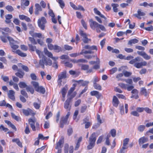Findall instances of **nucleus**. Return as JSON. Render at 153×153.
Here are the masks:
<instances>
[{
  "label": "nucleus",
  "mask_w": 153,
  "mask_h": 153,
  "mask_svg": "<svg viewBox=\"0 0 153 153\" xmlns=\"http://www.w3.org/2000/svg\"><path fill=\"white\" fill-rule=\"evenodd\" d=\"M90 22V26L91 28L94 30H96L97 33H100L101 30L103 31H106V30L105 27L102 25L100 24L95 21H94L93 19H91L89 20Z\"/></svg>",
  "instance_id": "f257e3e1"
},
{
  "label": "nucleus",
  "mask_w": 153,
  "mask_h": 153,
  "mask_svg": "<svg viewBox=\"0 0 153 153\" xmlns=\"http://www.w3.org/2000/svg\"><path fill=\"white\" fill-rule=\"evenodd\" d=\"M37 53L39 54V57L41 58L39 61V65L41 67L44 69L45 68L44 65H46L51 66L52 64L51 60L48 59L46 60V57L43 54V53H41L39 51H37Z\"/></svg>",
  "instance_id": "f03ea898"
},
{
  "label": "nucleus",
  "mask_w": 153,
  "mask_h": 153,
  "mask_svg": "<svg viewBox=\"0 0 153 153\" xmlns=\"http://www.w3.org/2000/svg\"><path fill=\"white\" fill-rule=\"evenodd\" d=\"M141 59H142L140 57L137 56L130 60L129 62V63L131 64L134 65V66L137 68H141L143 66H146L147 63L145 61L138 62L140 61Z\"/></svg>",
  "instance_id": "7ed1b4c3"
},
{
  "label": "nucleus",
  "mask_w": 153,
  "mask_h": 153,
  "mask_svg": "<svg viewBox=\"0 0 153 153\" xmlns=\"http://www.w3.org/2000/svg\"><path fill=\"white\" fill-rule=\"evenodd\" d=\"M96 140V133L94 132L92 133L89 138V144L87 146L88 149H92L94 146Z\"/></svg>",
  "instance_id": "20e7f679"
},
{
  "label": "nucleus",
  "mask_w": 153,
  "mask_h": 153,
  "mask_svg": "<svg viewBox=\"0 0 153 153\" xmlns=\"http://www.w3.org/2000/svg\"><path fill=\"white\" fill-rule=\"evenodd\" d=\"M47 23L46 19L44 17H42L38 19L37 23L39 27L42 30L45 29V25Z\"/></svg>",
  "instance_id": "39448f33"
},
{
  "label": "nucleus",
  "mask_w": 153,
  "mask_h": 153,
  "mask_svg": "<svg viewBox=\"0 0 153 153\" xmlns=\"http://www.w3.org/2000/svg\"><path fill=\"white\" fill-rule=\"evenodd\" d=\"M48 48L51 50H54L56 52L58 53L62 51V49L59 46L57 45H53L51 44H48Z\"/></svg>",
  "instance_id": "423d86ee"
},
{
  "label": "nucleus",
  "mask_w": 153,
  "mask_h": 153,
  "mask_svg": "<svg viewBox=\"0 0 153 153\" xmlns=\"http://www.w3.org/2000/svg\"><path fill=\"white\" fill-rule=\"evenodd\" d=\"M67 77V71H64L63 72L60 73L58 75V82L59 85H61L62 79H65Z\"/></svg>",
  "instance_id": "0eeeda50"
},
{
  "label": "nucleus",
  "mask_w": 153,
  "mask_h": 153,
  "mask_svg": "<svg viewBox=\"0 0 153 153\" xmlns=\"http://www.w3.org/2000/svg\"><path fill=\"white\" fill-rule=\"evenodd\" d=\"M64 143V139L63 137H62L56 144V146L55 148L56 149H61L63 146Z\"/></svg>",
  "instance_id": "6e6552de"
},
{
  "label": "nucleus",
  "mask_w": 153,
  "mask_h": 153,
  "mask_svg": "<svg viewBox=\"0 0 153 153\" xmlns=\"http://www.w3.org/2000/svg\"><path fill=\"white\" fill-rule=\"evenodd\" d=\"M146 13H145L142 11L141 9H138L137 11V13L133 14V16L138 19H141V16H145Z\"/></svg>",
  "instance_id": "1a4fd4ad"
},
{
  "label": "nucleus",
  "mask_w": 153,
  "mask_h": 153,
  "mask_svg": "<svg viewBox=\"0 0 153 153\" xmlns=\"http://www.w3.org/2000/svg\"><path fill=\"white\" fill-rule=\"evenodd\" d=\"M137 54L142 56L145 59L148 60L151 59V56L148 55L144 51H137Z\"/></svg>",
  "instance_id": "9d476101"
},
{
  "label": "nucleus",
  "mask_w": 153,
  "mask_h": 153,
  "mask_svg": "<svg viewBox=\"0 0 153 153\" xmlns=\"http://www.w3.org/2000/svg\"><path fill=\"white\" fill-rule=\"evenodd\" d=\"M44 51L45 54L48 57L51 58L53 60H57L58 59V57H55L53 56L52 53L49 51L47 49L45 48L44 49Z\"/></svg>",
  "instance_id": "9b49d317"
},
{
  "label": "nucleus",
  "mask_w": 153,
  "mask_h": 153,
  "mask_svg": "<svg viewBox=\"0 0 153 153\" xmlns=\"http://www.w3.org/2000/svg\"><path fill=\"white\" fill-rule=\"evenodd\" d=\"M70 99H67L64 103V108L68 111L70 110L71 108V105L70 104Z\"/></svg>",
  "instance_id": "f8f14e48"
},
{
  "label": "nucleus",
  "mask_w": 153,
  "mask_h": 153,
  "mask_svg": "<svg viewBox=\"0 0 153 153\" xmlns=\"http://www.w3.org/2000/svg\"><path fill=\"white\" fill-rule=\"evenodd\" d=\"M68 120H67L66 118L62 117L61 118L60 121L59 127L62 128H63L65 125H68Z\"/></svg>",
  "instance_id": "ddd939ff"
},
{
  "label": "nucleus",
  "mask_w": 153,
  "mask_h": 153,
  "mask_svg": "<svg viewBox=\"0 0 153 153\" xmlns=\"http://www.w3.org/2000/svg\"><path fill=\"white\" fill-rule=\"evenodd\" d=\"M148 141V138L144 136L139 139L138 140L139 144L140 146H141L143 143L147 142Z\"/></svg>",
  "instance_id": "4468645a"
},
{
  "label": "nucleus",
  "mask_w": 153,
  "mask_h": 153,
  "mask_svg": "<svg viewBox=\"0 0 153 153\" xmlns=\"http://www.w3.org/2000/svg\"><path fill=\"white\" fill-rule=\"evenodd\" d=\"M131 93L132 94L131 97V98H134L135 99H137L139 98L138 95V91L136 89H133L131 91Z\"/></svg>",
  "instance_id": "2eb2a0df"
},
{
  "label": "nucleus",
  "mask_w": 153,
  "mask_h": 153,
  "mask_svg": "<svg viewBox=\"0 0 153 153\" xmlns=\"http://www.w3.org/2000/svg\"><path fill=\"white\" fill-rule=\"evenodd\" d=\"M15 94V92L14 91L12 90H10L9 91V92L8 94V97L13 100H15V98L14 96Z\"/></svg>",
  "instance_id": "dca6fc26"
},
{
  "label": "nucleus",
  "mask_w": 153,
  "mask_h": 153,
  "mask_svg": "<svg viewBox=\"0 0 153 153\" xmlns=\"http://www.w3.org/2000/svg\"><path fill=\"white\" fill-rule=\"evenodd\" d=\"M35 14L38 15L39 13V12L42 10V8L40 5L39 4H35Z\"/></svg>",
  "instance_id": "f3484780"
},
{
  "label": "nucleus",
  "mask_w": 153,
  "mask_h": 153,
  "mask_svg": "<svg viewBox=\"0 0 153 153\" xmlns=\"http://www.w3.org/2000/svg\"><path fill=\"white\" fill-rule=\"evenodd\" d=\"M28 46L29 47V50L30 51H36V53L39 56V54L37 52V51H39L41 53H42L41 51L36 49V46L33 45L32 44H28Z\"/></svg>",
  "instance_id": "a211bd4d"
},
{
  "label": "nucleus",
  "mask_w": 153,
  "mask_h": 153,
  "mask_svg": "<svg viewBox=\"0 0 153 153\" xmlns=\"http://www.w3.org/2000/svg\"><path fill=\"white\" fill-rule=\"evenodd\" d=\"M5 22L7 24H9L11 22L10 19L13 18V16L11 14H8L5 16Z\"/></svg>",
  "instance_id": "6ab92c4d"
},
{
  "label": "nucleus",
  "mask_w": 153,
  "mask_h": 153,
  "mask_svg": "<svg viewBox=\"0 0 153 153\" xmlns=\"http://www.w3.org/2000/svg\"><path fill=\"white\" fill-rule=\"evenodd\" d=\"M76 82H77L79 84H80L81 85L83 86H87L89 83V81H84L82 80H80L79 81H76Z\"/></svg>",
  "instance_id": "aec40b11"
},
{
  "label": "nucleus",
  "mask_w": 153,
  "mask_h": 153,
  "mask_svg": "<svg viewBox=\"0 0 153 153\" xmlns=\"http://www.w3.org/2000/svg\"><path fill=\"white\" fill-rule=\"evenodd\" d=\"M36 91L43 94H44L45 92V88L42 86H39Z\"/></svg>",
  "instance_id": "412c9836"
},
{
  "label": "nucleus",
  "mask_w": 153,
  "mask_h": 153,
  "mask_svg": "<svg viewBox=\"0 0 153 153\" xmlns=\"http://www.w3.org/2000/svg\"><path fill=\"white\" fill-rule=\"evenodd\" d=\"M94 10L95 14L99 16L101 18H104L105 20L106 19V18L103 15L101 14L100 12L98 10L97 8H94Z\"/></svg>",
  "instance_id": "4be33fe9"
},
{
  "label": "nucleus",
  "mask_w": 153,
  "mask_h": 153,
  "mask_svg": "<svg viewBox=\"0 0 153 153\" xmlns=\"http://www.w3.org/2000/svg\"><path fill=\"white\" fill-rule=\"evenodd\" d=\"M113 105L116 107H117L119 102L117 97L115 96L113 97Z\"/></svg>",
  "instance_id": "5701e85b"
},
{
  "label": "nucleus",
  "mask_w": 153,
  "mask_h": 153,
  "mask_svg": "<svg viewBox=\"0 0 153 153\" xmlns=\"http://www.w3.org/2000/svg\"><path fill=\"white\" fill-rule=\"evenodd\" d=\"M18 71L19 72H18L15 74V75L20 78H23L25 74V73L22 71H20L19 70H18Z\"/></svg>",
  "instance_id": "b1692460"
},
{
  "label": "nucleus",
  "mask_w": 153,
  "mask_h": 153,
  "mask_svg": "<svg viewBox=\"0 0 153 153\" xmlns=\"http://www.w3.org/2000/svg\"><path fill=\"white\" fill-rule=\"evenodd\" d=\"M5 123H7L10 127H11L15 131L17 130L15 126L13 125L12 123L9 121L7 120H5Z\"/></svg>",
  "instance_id": "393cba45"
},
{
  "label": "nucleus",
  "mask_w": 153,
  "mask_h": 153,
  "mask_svg": "<svg viewBox=\"0 0 153 153\" xmlns=\"http://www.w3.org/2000/svg\"><path fill=\"white\" fill-rule=\"evenodd\" d=\"M7 38L9 42L10 45L13 44L18 43L17 41L14 40V39L11 37L9 36H7Z\"/></svg>",
  "instance_id": "a878e982"
},
{
  "label": "nucleus",
  "mask_w": 153,
  "mask_h": 153,
  "mask_svg": "<svg viewBox=\"0 0 153 153\" xmlns=\"http://www.w3.org/2000/svg\"><path fill=\"white\" fill-rule=\"evenodd\" d=\"M18 65L19 67H21L25 71L27 72L29 71V69L27 66L23 65L21 63H19Z\"/></svg>",
  "instance_id": "bb28decb"
},
{
  "label": "nucleus",
  "mask_w": 153,
  "mask_h": 153,
  "mask_svg": "<svg viewBox=\"0 0 153 153\" xmlns=\"http://www.w3.org/2000/svg\"><path fill=\"white\" fill-rule=\"evenodd\" d=\"M141 94L144 95L145 97H147L149 94V93L147 92L146 89L145 88H141Z\"/></svg>",
  "instance_id": "cd10ccee"
},
{
  "label": "nucleus",
  "mask_w": 153,
  "mask_h": 153,
  "mask_svg": "<svg viewBox=\"0 0 153 153\" xmlns=\"http://www.w3.org/2000/svg\"><path fill=\"white\" fill-rule=\"evenodd\" d=\"M111 5L113 8L114 12L117 13L118 11V9L117 8L119 6L118 4L115 3H112Z\"/></svg>",
  "instance_id": "c85d7f7f"
},
{
  "label": "nucleus",
  "mask_w": 153,
  "mask_h": 153,
  "mask_svg": "<svg viewBox=\"0 0 153 153\" xmlns=\"http://www.w3.org/2000/svg\"><path fill=\"white\" fill-rule=\"evenodd\" d=\"M16 52L19 55L22 57H26L27 55L26 53L22 52L19 50H16Z\"/></svg>",
  "instance_id": "c756f323"
},
{
  "label": "nucleus",
  "mask_w": 153,
  "mask_h": 153,
  "mask_svg": "<svg viewBox=\"0 0 153 153\" xmlns=\"http://www.w3.org/2000/svg\"><path fill=\"white\" fill-rule=\"evenodd\" d=\"M139 40L136 39H131L129 41L128 44L131 45H132V44H135L138 42Z\"/></svg>",
  "instance_id": "7c9ffc66"
},
{
  "label": "nucleus",
  "mask_w": 153,
  "mask_h": 153,
  "mask_svg": "<svg viewBox=\"0 0 153 153\" xmlns=\"http://www.w3.org/2000/svg\"><path fill=\"white\" fill-rule=\"evenodd\" d=\"M31 84L33 85V86L34 87L35 91L39 86V83H38V82L36 81H32L31 82Z\"/></svg>",
  "instance_id": "2f4dec72"
},
{
  "label": "nucleus",
  "mask_w": 153,
  "mask_h": 153,
  "mask_svg": "<svg viewBox=\"0 0 153 153\" xmlns=\"http://www.w3.org/2000/svg\"><path fill=\"white\" fill-rule=\"evenodd\" d=\"M11 114L12 118L16 121H18L20 120L21 118L20 117L16 115L14 113L11 112Z\"/></svg>",
  "instance_id": "473e14b6"
},
{
  "label": "nucleus",
  "mask_w": 153,
  "mask_h": 153,
  "mask_svg": "<svg viewBox=\"0 0 153 153\" xmlns=\"http://www.w3.org/2000/svg\"><path fill=\"white\" fill-rule=\"evenodd\" d=\"M26 89L27 92L29 91L32 94H33L34 92V89L31 87L28 86H27Z\"/></svg>",
  "instance_id": "72a5a7b5"
},
{
  "label": "nucleus",
  "mask_w": 153,
  "mask_h": 153,
  "mask_svg": "<svg viewBox=\"0 0 153 153\" xmlns=\"http://www.w3.org/2000/svg\"><path fill=\"white\" fill-rule=\"evenodd\" d=\"M123 74L126 77H128L131 75L132 73L126 71H124L123 72Z\"/></svg>",
  "instance_id": "f704fd0d"
},
{
  "label": "nucleus",
  "mask_w": 153,
  "mask_h": 153,
  "mask_svg": "<svg viewBox=\"0 0 153 153\" xmlns=\"http://www.w3.org/2000/svg\"><path fill=\"white\" fill-rule=\"evenodd\" d=\"M19 85L20 88H26L27 86V85L24 82H20L19 83Z\"/></svg>",
  "instance_id": "c9c22d12"
},
{
  "label": "nucleus",
  "mask_w": 153,
  "mask_h": 153,
  "mask_svg": "<svg viewBox=\"0 0 153 153\" xmlns=\"http://www.w3.org/2000/svg\"><path fill=\"white\" fill-rule=\"evenodd\" d=\"M30 26L31 27V30L29 32V34L33 37H34V35H35V33H34V28L33 27L32 25L30 24Z\"/></svg>",
  "instance_id": "e433bc0d"
},
{
  "label": "nucleus",
  "mask_w": 153,
  "mask_h": 153,
  "mask_svg": "<svg viewBox=\"0 0 153 153\" xmlns=\"http://www.w3.org/2000/svg\"><path fill=\"white\" fill-rule=\"evenodd\" d=\"M29 41L30 42L31 44L33 45H36L37 44V42L35 39L33 37H29L28 38Z\"/></svg>",
  "instance_id": "4c0bfd02"
},
{
  "label": "nucleus",
  "mask_w": 153,
  "mask_h": 153,
  "mask_svg": "<svg viewBox=\"0 0 153 153\" xmlns=\"http://www.w3.org/2000/svg\"><path fill=\"white\" fill-rule=\"evenodd\" d=\"M93 86L95 89H96L99 90H101L102 87L101 86L97 83L94 84Z\"/></svg>",
  "instance_id": "58836bf2"
},
{
  "label": "nucleus",
  "mask_w": 153,
  "mask_h": 153,
  "mask_svg": "<svg viewBox=\"0 0 153 153\" xmlns=\"http://www.w3.org/2000/svg\"><path fill=\"white\" fill-rule=\"evenodd\" d=\"M131 114L135 117H138L140 116V114L137 111H133L131 112Z\"/></svg>",
  "instance_id": "ea45409f"
},
{
  "label": "nucleus",
  "mask_w": 153,
  "mask_h": 153,
  "mask_svg": "<svg viewBox=\"0 0 153 153\" xmlns=\"http://www.w3.org/2000/svg\"><path fill=\"white\" fill-rule=\"evenodd\" d=\"M123 73H120L117 75L116 76V78L117 79L118 81H123V79H121V77L123 76Z\"/></svg>",
  "instance_id": "a19ab883"
},
{
  "label": "nucleus",
  "mask_w": 153,
  "mask_h": 153,
  "mask_svg": "<svg viewBox=\"0 0 153 153\" xmlns=\"http://www.w3.org/2000/svg\"><path fill=\"white\" fill-rule=\"evenodd\" d=\"M62 63L65 64V66H66L67 67L71 68L73 66L72 64L68 62H65V61H63Z\"/></svg>",
  "instance_id": "79ce46f5"
},
{
  "label": "nucleus",
  "mask_w": 153,
  "mask_h": 153,
  "mask_svg": "<svg viewBox=\"0 0 153 153\" xmlns=\"http://www.w3.org/2000/svg\"><path fill=\"white\" fill-rule=\"evenodd\" d=\"M94 53V52L92 51H91L90 50L88 51H84L83 50H82V51L80 53V54H82L83 53L87 54L90 53L92 54Z\"/></svg>",
  "instance_id": "37998d69"
},
{
  "label": "nucleus",
  "mask_w": 153,
  "mask_h": 153,
  "mask_svg": "<svg viewBox=\"0 0 153 153\" xmlns=\"http://www.w3.org/2000/svg\"><path fill=\"white\" fill-rule=\"evenodd\" d=\"M74 87H71L70 89L68 91V95H70L74 91L75 89V87L76 86V85L75 84H74Z\"/></svg>",
  "instance_id": "c03bdc74"
},
{
  "label": "nucleus",
  "mask_w": 153,
  "mask_h": 153,
  "mask_svg": "<svg viewBox=\"0 0 153 153\" xmlns=\"http://www.w3.org/2000/svg\"><path fill=\"white\" fill-rule=\"evenodd\" d=\"M73 131L72 128L69 127L67 130V134L68 136H70L73 133Z\"/></svg>",
  "instance_id": "a18cd8bd"
},
{
  "label": "nucleus",
  "mask_w": 153,
  "mask_h": 153,
  "mask_svg": "<svg viewBox=\"0 0 153 153\" xmlns=\"http://www.w3.org/2000/svg\"><path fill=\"white\" fill-rule=\"evenodd\" d=\"M61 8H63L65 6V3L62 0H57Z\"/></svg>",
  "instance_id": "49530a36"
},
{
  "label": "nucleus",
  "mask_w": 153,
  "mask_h": 153,
  "mask_svg": "<svg viewBox=\"0 0 153 153\" xmlns=\"http://www.w3.org/2000/svg\"><path fill=\"white\" fill-rule=\"evenodd\" d=\"M118 85L122 88H123L125 89H126L127 85L126 84L123 83H120L118 84Z\"/></svg>",
  "instance_id": "de8ad7c7"
},
{
  "label": "nucleus",
  "mask_w": 153,
  "mask_h": 153,
  "mask_svg": "<svg viewBox=\"0 0 153 153\" xmlns=\"http://www.w3.org/2000/svg\"><path fill=\"white\" fill-rule=\"evenodd\" d=\"M89 68V66L88 65H82L81 67V68L82 70H88Z\"/></svg>",
  "instance_id": "09e8293b"
},
{
  "label": "nucleus",
  "mask_w": 153,
  "mask_h": 153,
  "mask_svg": "<svg viewBox=\"0 0 153 153\" xmlns=\"http://www.w3.org/2000/svg\"><path fill=\"white\" fill-rule=\"evenodd\" d=\"M6 9L9 11L12 12L13 11L14 9L13 7L10 5H8L6 7Z\"/></svg>",
  "instance_id": "8fccbe9b"
},
{
  "label": "nucleus",
  "mask_w": 153,
  "mask_h": 153,
  "mask_svg": "<svg viewBox=\"0 0 153 153\" xmlns=\"http://www.w3.org/2000/svg\"><path fill=\"white\" fill-rule=\"evenodd\" d=\"M87 108V106L86 105L82 106L81 108L80 112L81 113H84L85 111Z\"/></svg>",
  "instance_id": "3c124183"
},
{
  "label": "nucleus",
  "mask_w": 153,
  "mask_h": 153,
  "mask_svg": "<svg viewBox=\"0 0 153 153\" xmlns=\"http://www.w3.org/2000/svg\"><path fill=\"white\" fill-rule=\"evenodd\" d=\"M117 70V68L116 67L110 70V74H113L115 73Z\"/></svg>",
  "instance_id": "603ef678"
},
{
  "label": "nucleus",
  "mask_w": 153,
  "mask_h": 153,
  "mask_svg": "<svg viewBox=\"0 0 153 153\" xmlns=\"http://www.w3.org/2000/svg\"><path fill=\"white\" fill-rule=\"evenodd\" d=\"M22 112L25 116H28L29 115L28 108L27 109H22Z\"/></svg>",
  "instance_id": "864d4df0"
},
{
  "label": "nucleus",
  "mask_w": 153,
  "mask_h": 153,
  "mask_svg": "<svg viewBox=\"0 0 153 153\" xmlns=\"http://www.w3.org/2000/svg\"><path fill=\"white\" fill-rule=\"evenodd\" d=\"M110 134L112 137H115L116 135V130L114 129H111L110 131Z\"/></svg>",
  "instance_id": "5fc2aeb1"
},
{
  "label": "nucleus",
  "mask_w": 153,
  "mask_h": 153,
  "mask_svg": "<svg viewBox=\"0 0 153 153\" xmlns=\"http://www.w3.org/2000/svg\"><path fill=\"white\" fill-rule=\"evenodd\" d=\"M129 141V139L128 138H126L124 139L123 141V146H126L128 144Z\"/></svg>",
  "instance_id": "6e6d98bb"
},
{
  "label": "nucleus",
  "mask_w": 153,
  "mask_h": 153,
  "mask_svg": "<svg viewBox=\"0 0 153 153\" xmlns=\"http://www.w3.org/2000/svg\"><path fill=\"white\" fill-rule=\"evenodd\" d=\"M145 128V126L144 125H140L138 128V130L140 132H142L144 131Z\"/></svg>",
  "instance_id": "4d7b16f0"
},
{
  "label": "nucleus",
  "mask_w": 153,
  "mask_h": 153,
  "mask_svg": "<svg viewBox=\"0 0 153 153\" xmlns=\"http://www.w3.org/2000/svg\"><path fill=\"white\" fill-rule=\"evenodd\" d=\"M67 92V90L65 88H63L62 90V97L64 98L65 96V95Z\"/></svg>",
  "instance_id": "13d9d810"
},
{
  "label": "nucleus",
  "mask_w": 153,
  "mask_h": 153,
  "mask_svg": "<svg viewBox=\"0 0 153 153\" xmlns=\"http://www.w3.org/2000/svg\"><path fill=\"white\" fill-rule=\"evenodd\" d=\"M126 83L130 85H132L133 84L132 80L131 79H124L123 80Z\"/></svg>",
  "instance_id": "bf43d9fd"
},
{
  "label": "nucleus",
  "mask_w": 153,
  "mask_h": 153,
  "mask_svg": "<svg viewBox=\"0 0 153 153\" xmlns=\"http://www.w3.org/2000/svg\"><path fill=\"white\" fill-rule=\"evenodd\" d=\"M144 109L143 107H137L136 108V110L138 112L141 113L143 112L144 111Z\"/></svg>",
  "instance_id": "052dcab7"
},
{
  "label": "nucleus",
  "mask_w": 153,
  "mask_h": 153,
  "mask_svg": "<svg viewBox=\"0 0 153 153\" xmlns=\"http://www.w3.org/2000/svg\"><path fill=\"white\" fill-rule=\"evenodd\" d=\"M69 146L68 144H65L64 147V151L65 153H68Z\"/></svg>",
  "instance_id": "680f3d73"
},
{
  "label": "nucleus",
  "mask_w": 153,
  "mask_h": 153,
  "mask_svg": "<svg viewBox=\"0 0 153 153\" xmlns=\"http://www.w3.org/2000/svg\"><path fill=\"white\" fill-rule=\"evenodd\" d=\"M1 78L5 82H8L9 80V78L7 76H2Z\"/></svg>",
  "instance_id": "e2e57ef3"
},
{
  "label": "nucleus",
  "mask_w": 153,
  "mask_h": 153,
  "mask_svg": "<svg viewBox=\"0 0 153 153\" xmlns=\"http://www.w3.org/2000/svg\"><path fill=\"white\" fill-rule=\"evenodd\" d=\"M45 147V146H43L42 147L38 149L36 151V153H39L41 152L42 150H44Z\"/></svg>",
  "instance_id": "0e129e2a"
},
{
  "label": "nucleus",
  "mask_w": 153,
  "mask_h": 153,
  "mask_svg": "<svg viewBox=\"0 0 153 153\" xmlns=\"http://www.w3.org/2000/svg\"><path fill=\"white\" fill-rule=\"evenodd\" d=\"M21 94L26 98L28 97V95L26 91L24 90H22L21 91Z\"/></svg>",
  "instance_id": "69168bd1"
},
{
  "label": "nucleus",
  "mask_w": 153,
  "mask_h": 153,
  "mask_svg": "<svg viewBox=\"0 0 153 153\" xmlns=\"http://www.w3.org/2000/svg\"><path fill=\"white\" fill-rule=\"evenodd\" d=\"M64 48L66 50L69 51L72 49V47L68 45H65L64 46Z\"/></svg>",
  "instance_id": "338daca9"
},
{
  "label": "nucleus",
  "mask_w": 153,
  "mask_h": 153,
  "mask_svg": "<svg viewBox=\"0 0 153 153\" xmlns=\"http://www.w3.org/2000/svg\"><path fill=\"white\" fill-rule=\"evenodd\" d=\"M33 105L35 108L37 109H39L40 107V104L36 102L33 103Z\"/></svg>",
  "instance_id": "774afa93"
}]
</instances>
